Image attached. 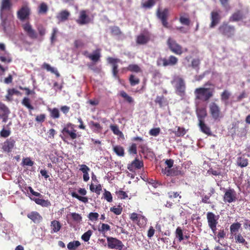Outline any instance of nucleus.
Wrapping results in <instances>:
<instances>
[{
	"label": "nucleus",
	"mask_w": 250,
	"mask_h": 250,
	"mask_svg": "<svg viewBox=\"0 0 250 250\" xmlns=\"http://www.w3.org/2000/svg\"><path fill=\"white\" fill-rule=\"evenodd\" d=\"M4 14L2 15V17H0L1 19V26L2 27L4 32H6L7 30V26L8 25V21L7 17H4Z\"/></svg>",
	"instance_id": "50"
},
{
	"label": "nucleus",
	"mask_w": 250,
	"mask_h": 250,
	"mask_svg": "<svg viewBox=\"0 0 250 250\" xmlns=\"http://www.w3.org/2000/svg\"><path fill=\"white\" fill-rule=\"evenodd\" d=\"M99 216V215L97 212H90L88 214V218L92 221H96L98 219Z\"/></svg>",
	"instance_id": "60"
},
{
	"label": "nucleus",
	"mask_w": 250,
	"mask_h": 250,
	"mask_svg": "<svg viewBox=\"0 0 250 250\" xmlns=\"http://www.w3.org/2000/svg\"><path fill=\"white\" fill-rule=\"evenodd\" d=\"M208 85H211L212 87H199L195 89L194 94L196 99L207 102L212 97L214 92V85L210 83L207 82L205 86Z\"/></svg>",
	"instance_id": "1"
},
{
	"label": "nucleus",
	"mask_w": 250,
	"mask_h": 250,
	"mask_svg": "<svg viewBox=\"0 0 250 250\" xmlns=\"http://www.w3.org/2000/svg\"><path fill=\"white\" fill-rule=\"evenodd\" d=\"M155 4V0H148L142 3V6L146 8H150Z\"/></svg>",
	"instance_id": "51"
},
{
	"label": "nucleus",
	"mask_w": 250,
	"mask_h": 250,
	"mask_svg": "<svg viewBox=\"0 0 250 250\" xmlns=\"http://www.w3.org/2000/svg\"><path fill=\"white\" fill-rule=\"evenodd\" d=\"M21 104L29 109V111H31L34 109L33 105L31 104V101L29 98L24 97L21 101Z\"/></svg>",
	"instance_id": "37"
},
{
	"label": "nucleus",
	"mask_w": 250,
	"mask_h": 250,
	"mask_svg": "<svg viewBox=\"0 0 250 250\" xmlns=\"http://www.w3.org/2000/svg\"><path fill=\"white\" fill-rule=\"evenodd\" d=\"M32 195L39 197L41 198H34L31 199L34 201L37 204L41 205L43 207H48L51 206V203L48 200H44L42 199L43 196L39 192L35 191L33 192Z\"/></svg>",
	"instance_id": "15"
},
{
	"label": "nucleus",
	"mask_w": 250,
	"mask_h": 250,
	"mask_svg": "<svg viewBox=\"0 0 250 250\" xmlns=\"http://www.w3.org/2000/svg\"><path fill=\"white\" fill-rule=\"evenodd\" d=\"M236 163L238 166L244 167L248 165V160L244 156H240L237 158Z\"/></svg>",
	"instance_id": "35"
},
{
	"label": "nucleus",
	"mask_w": 250,
	"mask_h": 250,
	"mask_svg": "<svg viewBox=\"0 0 250 250\" xmlns=\"http://www.w3.org/2000/svg\"><path fill=\"white\" fill-rule=\"evenodd\" d=\"M48 110L50 112V116L53 119H57L60 117V112L58 108H54L53 109L49 108Z\"/></svg>",
	"instance_id": "44"
},
{
	"label": "nucleus",
	"mask_w": 250,
	"mask_h": 250,
	"mask_svg": "<svg viewBox=\"0 0 250 250\" xmlns=\"http://www.w3.org/2000/svg\"><path fill=\"white\" fill-rule=\"evenodd\" d=\"M12 7L11 0H1L0 5V17H2L5 11H9Z\"/></svg>",
	"instance_id": "21"
},
{
	"label": "nucleus",
	"mask_w": 250,
	"mask_h": 250,
	"mask_svg": "<svg viewBox=\"0 0 250 250\" xmlns=\"http://www.w3.org/2000/svg\"><path fill=\"white\" fill-rule=\"evenodd\" d=\"M37 30L39 33L38 38L40 41L43 40L42 37L44 36L46 33V29L42 25H39L37 27Z\"/></svg>",
	"instance_id": "38"
},
{
	"label": "nucleus",
	"mask_w": 250,
	"mask_h": 250,
	"mask_svg": "<svg viewBox=\"0 0 250 250\" xmlns=\"http://www.w3.org/2000/svg\"><path fill=\"white\" fill-rule=\"evenodd\" d=\"M50 227L51 229V233H53L59 231L60 230L62 226L59 221L57 220H53L51 222Z\"/></svg>",
	"instance_id": "29"
},
{
	"label": "nucleus",
	"mask_w": 250,
	"mask_h": 250,
	"mask_svg": "<svg viewBox=\"0 0 250 250\" xmlns=\"http://www.w3.org/2000/svg\"><path fill=\"white\" fill-rule=\"evenodd\" d=\"M48 10V6L45 2H42L39 6V14H46Z\"/></svg>",
	"instance_id": "43"
},
{
	"label": "nucleus",
	"mask_w": 250,
	"mask_h": 250,
	"mask_svg": "<svg viewBox=\"0 0 250 250\" xmlns=\"http://www.w3.org/2000/svg\"><path fill=\"white\" fill-rule=\"evenodd\" d=\"M22 164L23 166H32L34 165V162L30 158L27 157L22 159Z\"/></svg>",
	"instance_id": "56"
},
{
	"label": "nucleus",
	"mask_w": 250,
	"mask_h": 250,
	"mask_svg": "<svg viewBox=\"0 0 250 250\" xmlns=\"http://www.w3.org/2000/svg\"><path fill=\"white\" fill-rule=\"evenodd\" d=\"M107 242L109 249L122 250L124 247L122 242L116 238L107 237Z\"/></svg>",
	"instance_id": "10"
},
{
	"label": "nucleus",
	"mask_w": 250,
	"mask_h": 250,
	"mask_svg": "<svg viewBox=\"0 0 250 250\" xmlns=\"http://www.w3.org/2000/svg\"><path fill=\"white\" fill-rule=\"evenodd\" d=\"M162 172L167 176H183L184 175V173L177 167L171 169L167 168L162 169Z\"/></svg>",
	"instance_id": "17"
},
{
	"label": "nucleus",
	"mask_w": 250,
	"mask_h": 250,
	"mask_svg": "<svg viewBox=\"0 0 250 250\" xmlns=\"http://www.w3.org/2000/svg\"><path fill=\"white\" fill-rule=\"evenodd\" d=\"M129 219L140 228H144L147 222V219L144 215L136 212L130 213Z\"/></svg>",
	"instance_id": "5"
},
{
	"label": "nucleus",
	"mask_w": 250,
	"mask_h": 250,
	"mask_svg": "<svg viewBox=\"0 0 250 250\" xmlns=\"http://www.w3.org/2000/svg\"><path fill=\"white\" fill-rule=\"evenodd\" d=\"M81 170L83 173V179L85 182H87L89 179L88 171H90V168L86 165L83 164L80 165Z\"/></svg>",
	"instance_id": "28"
},
{
	"label": "nucleus",
	"mask_w": 250,
	"mask_h": 250,
	"mask_svg": "<svg viewBox=\"0 0 250 250\" xmlns=\"http://www.w3.org/2000/svg\"><path fill=\"white\" fill-rule=\"evenodd\" d=\"M71 216L73 220L75 221L80 222L82 220V217L80 214L73 212L71 214Z\"/></svg>",
	"instance_id": "61"
},
{
	"label": "nucleus",
	"mask_w": 250,
	"mask_h": 250,
	"mask_svg": "<svg viewBox=\"0 0 250 250\" xmlns=\"http://www.w3.org/2000/svg\"><path fill=\"white\" fill-rule=\"evenodd\" d=\"M169 10L167 8H165L163 10L158 9L157 11V16L161 20L162 25L166 28L168 27L167 18L168 16Z\"/></svg>",
	"instance_id": "11"
},
{
	"label": "nucleus",
	"mask_w": 250,
	"mask_h": 250,
	"mask_svg": "<svg viewBox=\"0 0 250 250\" xmlns=\"http://www.w3.org/2000/svg\"><path fill=\"white\" fill-rule=\"evenodd\" d=\"M70 16V13L66 10H64L57 14L56 18L59 22H63L67 21Z\"/></svg>",
	"instance_id": "25"
},
{
	"label": "nucleus",
	"mask_w": 250,
	"mask_h": 250,
	"mask_svg": "<svg viewBox=\"0 0 250 250\" xmlns=\"http://www.w3.org/2000/svg\"><path fill=\"white\" fill-rule=\"evenodd\" d=\"M80 245L81 243L79 241H73L69 242L67 247L69 250H76Z\"/></svg>",
	"instance_id": "40"
},
{
	"label": "nucleus",
	"mask_w": 250,
	"mask_h": 250,
	"mask_svg": "<svg viewBox=\"0 0 250 250\" xmlns=\"http://www.w3.org/2000/svg\"><path fill=\"white\" fill-rule=\"evenodd\" d=\"M219 218V215H216L212 212H208L207 213L208 226L214 235H216L217 233V226L218 224Z\"/></svg>",
	"instance_id": "2"
},
{
	"label": "nucleus",
	"mask_w": 250,
	"mask_h": 250,
	"mask_svg": "<svg viewBox=\"0 0 250 250\" xmlns=\"http://www.w3.org/2000/svg\"><path fill=\"white\" fill-rule=\"evenodd\" d=\"M123 209L120 206L118 207H113L110 208V211L116 215H120L122 212Z\"/></svg>",
	"instance_id": "57"
},
{
	"label": "nucleus",
	"mask_w": 250,
	"mask_h": 250,
	"mask_svg": "<svg viewBox=\"0 0 250 250\" xmlns=\"http://www.w3.org/2000/svg\"><path fill=\"white\" fill-rule=\"evenodd\" d=\"M144 166L142 161L139 160L137 158H135L131 164L127 165V169L130 171H133L134 169H141Z\"/></svg>",
	"instance_id": "23"
},
{
	"label": "nucleus",
	"mask_w": 250,
	"mask_h": 250,
	"mask_svg": "<svg viewBox=\"0 0 250 250\" xmlns=\"http://www.w3.org/2000/svg\"><path fill=\"white\" fill-rule=\"evenodd\" d=\"M128 152L130 153L136 154L137 153V145L136 144H132L128 149Z\"/></svg>",
	"instance_id": "64"
},
{
	"label": "nucleus",
	"mask_w": 250,
	"mask_h": 250,
	"mask_svg": "<svg viewBox=\"0 0 250 250\" xmlns=\"http://www.w3.org/2000/svg\"><path fill=\"white\" fill-rule=\"evenodd\" d=\"M92 234V231L91 230H88L84 233L82 236V239L85 242H87L90 239V236Z\"/></svg>",
	"instance_id": "52"
},
{
	"label": "nucleus",
	"mask_w": 250,
	"mask_h": 250,
	"mask_svg": "<svg viewBox=\"0 0 250 250\" xmlns=\"http://www.w3.org/2000/svg\"><path fill=\"white\" fill-rule=\"evenodd\" d=\"M21 27L26 34L31 39L35 40L38 38V34L36 31L33 28L32 25L29 21L22 24Z\"/></svg>",
	"instance_id": "8"
},
{
	"label": "nucleus",
	"mask_w": 250,
	"mask_h": 250,
	"mask_svg": "<svg viewBox=\"0 0 250 250\" xmlns=\"http://www.w3.org/2000/svg\"><path fill=\"white\" fill-rule=\"evenodd\" d=\"M235 235V239L236 242L244 244L246 242L245 239L243 238L242 235L239 233L237 235Z\"/></svg>",
	"instance_id": "62"
},
{
	"label": "nucleus",
	"mask_w": 250,
	"mask_h": 250,
	"mask_svg": "<svg viewBox=\"0 0 250 250\" xmlns=\"http://www.w3.org/2000/svg\"><path fill=\"white\" fill-rule=\"evenodd\" d=\"M173 83H175L176 93L181 97L185 96L186 85L184 79L179 76H176L173 79Z\"/></svg>",
	"instance_id": "3"
},
{
	"label": "nucleus",
	"mask_w": 250,
	"mask_h": 250,
	"mask_svg": "<svg viewBox=\"0 0 250 250\" xmlns=\"http://www.w3.org/2000/svg\"><path fill=\"white\" fill-rule=\"evenodd\" d=\"M218 239H224L226 235V233L224 229H221L216 234Z\"/></svg>",
	"instance_id": "63"
},
{
	"label": "nucleus",
	"mask_w": 250,
	"mask_h": 250,
	"mask_svg": "<svg viewBox=\"0 0 250 250\" xmlns=\"http://www.w3.org/2000/svg\"><path fill=\"white\" fill-rule=\"evenodd\" d=\"M230 93L227 90H225L221 94V100L222 101L224 102L225 104H227L228 100L229 98Z\"/></svg>",
	"instance_id": "41"
},
{
	"label": "nucleus",
	"mask_w": 250,
	"mask_h": 250,
	"mask_svg": "<svg viewBox=\"0 0 250 250\" xmlns=\"http://www.w3.org/2000/svg\"><path fill=\"white\" fill-rule=\"evenodd\" d=\"M120 95L124 98L125 101L129 104H132L134 100L131 96H129L125 92L122 91L120 92Z\"/></svg>",
	"instance_id": "47"
},
{
	"label": "nucleus",
	"mask_w": 250,
	"mask_h": 250,
	"mask_svg": "<svg viewBox=\"0 0 250 250\" xmlns=\"http://www.w3.org/2000/svg\"><path fill=\"white\" fill-rule=\"evenodd\" d=\"M110 230V227L109 225L106 224L102 223L101 224V227H99L98 231L102 233L104 235L105 233L107 231Z\"/></svg>",
	"instance_id": "42"
},
{
	"label": "nucleus",
	"mask_w": 250,
	"mask_h": 250,
	"mask_svg": "<svg viewBox=\"0 0 250 250\" xmlns=\"http://www.w3.org/2000/svg\"><path fill=\"white\" fill-rule=\"evenodd\" d=\"M77 130L73 127L71 124H67L62 129V132L65 136H69L71 139L74 140L77 138Z\"/></svg>",
	"instance_id": "13"
},
{
	"label": "nucleus",
	"mask_w": 250,
	"mask_h": 250,
	"mask_svg": "<svg viewBox=\"0 0 250 250\" xmlns=\"http://www.w3.org/2000/svg\"><path fill=\"white\" fill-rule=\"evenodd\" d=\"M244 18V15L240 10H237L233 13L229 18V21L236 22L241 21Z\"/></svg>",
	"instance_id": "27"
},
{
	"label": "nucleus",
	"mask_w": 250,
	"mask_h": 250,
	"mask_svg": "<svg viewBox=\"0 0 250 250\" xmlns=\"http://www.w3.org/2000/svg\"><path fill=\"white\" fill-rule=\"evenodd\" d=\"M176 237L178 238L179 241L181 242L184 239L183 230L180 227H178L175 231Z\"/></svg>",
	"instance_id": "48"
},
{
	"label": "nucleus",
	"mask_w": 250,
	"mask_h": 250,
	"mask_svg": "<svg viewBox=\"0 0 250 250\" xmlns=\"http://www.w3.org/2000/svg\"><path fill=\"white\" fill-rule=\"evenodd\" d=\"M235 31V27L226 22H223L218 28L219 32L228 38H231L234 35Z\"/></svg>",
	"instance_id": "4"
},
{
	"label": "nucleus",
	"mask_w": 250,
	"mask_h": 250,
	"mask_svg": "<svg viewBox=\"0 0 250 250\" xmlns=\"http://www.w3.org/2000/svg\"><path fill=\"white\" fill-rule=\"evenodd\" d=\"M199 125L202 132L208 135H211L210 128L205 124L204 121H200L199 123Z\"/></svg>",
	"instance_id": "31"
},
{
	"label": "nucleus",
	"mask_w": 250,
	"mask_h": 250,
	"mask_svg": "<svg viewBox=\"0 0 250 250\" xmlns=\"http://www.w3.org/2000/svg\"><path fill=\"white\" fill-rule=\"evenodd\" d=\"M149 41V38L143 34H141L137 36L136 39V43L138 44H146Z\"/></svg>",
	"instance_id": "36"
},
{
	"label": "nucleus",
	"mask_w": 250,
	"mask_h": 250,
	"mask_svg": "<svg viewBox=\"0 0 250 250\" xmlns=\"http://www.w3.org/2000/svg\"><path fill=\"white\" fill-rule=\"evenodd\" d=\"M90 22V19L87 14L85 10H81L80 12L79 18L76 20V22L80 25L88 24Z\"/></svg>",
	"instance_id": "20"
},
{
	"label": "nucleus",
	"mask_w": 250,
	"mask_h": 250,
	"mask_svg": "<svg viewBox=\"0 0 250 250\" xmlns=\"http://www.w3.org/2000/svg\"><path fill=\"white\" fill-rule=\"evenodd\" d=\"M116 194L118 195V198L121 199H125L128 197L127 193L122 190H119L116 192Z\"/></svg>",
	"instance_id": "55"
},
{
	"label": "nucleus",
	"mask_w": 250,
	"mask_h": 250,
	"mask_svg": "<svg viewBox=\"0 0 250 250\" xmlns=\"http://www.w3.org/2000/svg\"><path fill=\"white\" fill-rule=\"evenodd\" d=\"M162 62V64L164 66L168 65L173 66L176 65L178 62V59L177 57L173 55H170L168 59L166 58H160L158 60V63Z\"/></svg>",
	"instance_id": "18"
},
{
	"label": "nucleus",
	"mask_w": 250,
	"mask_h": 250,
	"mask_svg": "<svg viewBox=\"0 0 250 250\" xmlns=\"http://www.w3.org/2000/svg\"><path fill=\"white\" fill-rule=\"evenodd\" d=\"M6 48L4 44L0 43V50L5 52V56H0V61L3 62L10 63L12 62V58L10 54L5 50Z\"/></svg>",
	"instance_id": "24"
},
{
	"label": "nucleus",
	"mask_w": 250,
	"mask_h": 250,
	"mask_svg": "<svg viewBox=\"0 0 250 250\" xmlns=\"http://www.w3.org/2000/svg\"><path fill=\"white\" fill-rule=\"evenodd\" d=\"M209 112L212 117L217 120L221 116V110L219 106L214 102H212L209 106Z\"/></svg>",
	"instance_id": "16"
},
{
	"label": "nucleus",
	"mask_w": 250,
	"mask_h": 250,
	"mask_svg": "<svg viewBox=\"0 0 250 250\" xmlns=\"http://www.w3.org/2000/svg\"><path fill=\"white\" fill-rule=\"evenodd\" d=\"M160 132V128L159 127L153 128L149 130V134L153 136H157Z\"/></svg>",
	"instance_id": "58"
},
{
	"label": "nucleus",
	"mask_w": 250,
	"mask_h": 250,
	"mask_svg": "<svg viewBox=\"0 0 250 250\" xmlns=\"http://www.w3.org/2000/svg\"><path fill=\"white\" fill-rule=\"evenodd\" d=\"M16 145L15 140L12 137L7 139L2 144V149L3 151L6 153L11 152L15 147Z\"/></svg>",
	"instance_id": "14"
},
{
	"label": "nucleus",
	"mask_w": 250,
	"mask_h": 250,
	"mask_svg": "<svg viewBox=\"0 0 250 250\" xmlns=\"http://www.w3.org/2000/svg\"><path fill=\"white\" fill-rule=\"evenodd\" d=\"M173 132L177 137H181L186 133V131L184 128L178 126L177 130L173 131Z\"/></svg>",
	"instance_id": "46"
},
{
	"label": "nucleus",
	"mask_w": 250,
	"mask_h": 250,
	"mask_svg": "<svg viewBox=\"0 0 250 250\" xmlns=\"http://www.w3.org/2000/svg\"><path fill=\"white\" fill-rule=\"evenodd\" d=\"M237 200V193L233 188L227 189L223 196V201L225 203H231Z\"/></svg>",
	"instance_id": "9"
},
{
	"label": "nucleus",
	"mask_w": 250,
	"mask_h": 250,
	"mask_svg": "<svg viewBox=\"0 0 250 250\" xmlns=\"http://www.w3.org/2000/svg\"><path fill=\"white\" fill-rule=\"evenodd\" d=\"M241 227V224L239 222L232 223L230 226V232L232 235H236Z\"/></svg>",
	"instance_id": "33"
},
{
	"label": "nucleus",
	"mask_w": 250,
	"mask_h": 250,
	"mask_svg": "<svg viewBox=\"0 0 250 250\" xmlns=\"http://www.w3.org/2000/svg\"><path fill=\"white\" fill-rule=\"evenodd\" d=\"M113 150L119 157H124L125 156V149L123 146L120 145L113 146Z\"/></svg>",
	"instance_id": "32"
},
{
	"label": "nucleus",
	"mask_w": 250,
	"mask_h": 250,
	"mask_svg": "<svg viewBox=\"0 0 250 250\" xmlns=\"http://www.w3.org/2000/svg\"><path fill=\"white\" fill-rule=\"evenodd\" d=\"M126 70L128 71L135 72V73H141L142 72L141 67L136 64H130L128 65L126 68Z\"/></svg>",
	"instance_id": "34"
},
{
	"label": "nucleus",
	"mask_w": 250,
	"mask_h": 250,
	"mask_svg": "<svg viewBox=\"0 0 250 250\" xmlns=\"http://www.w3.org/2000/svg\"><path fill=\"white\" fill-rule=\"evenodd\" d=\"M71 195L73 197L78 199L79 201H81L84 203H86L88 202V200L87 197L81 196L79 195L77 193H76L75 192H72Z\"/></svg>",
	"instance_id": "45"
},
{
	"label": "nucleus",
	"mask_w": 250,
	"mask_h": 250,
	"mask_svg": "<svg viewBox=\"0 0 250 250\" xmlns=\"http://www.w3.org/2000/svg\"><path fill=\"white\" fill-rule=\"evenodd\" d=\"M31 15V9L27 5H22L17 12V18L21 21L28 20Z\"/></svg>",
	"instance_id": "7"
},
{
	"label": "nucleus",
	"mask_w": 250,
	"mask_h": 250,
	"mask_svg": "<svg viewBox=\"0 0 250 250\" xmlns=\"http://www.w3.org/2000/svg\"><path fill=\"white\" fill-rule=\"evenodd\" d=\"M101 49L98 48L93 51L92 54H90L86 50L82 52V54L86 58L89 59L93 62L96 63L100 60L101 57Z\"/></svg>",
	"instance_id": "12"
},
{
	"label": "nucleus",
	"mask_w": 250,
	"mask_h": 250,
	"mask_svg": "<svg viewBox=\"0 0 250 250\" xmlns=\"http://www.w3.org/2000/svg\"><path fill=\"white\" fill-rule=\"evenodd\" d=\"M221 17L219 12L213 11L210 14L211 23L209 25L210 28L214 27L220 21Z\"/></svg>",
	"instance_id": "22"
},
{
	"label": "nucleus",
	"mask_w": 250,
	"mask_h": 250,
	"mask_svg": "<svg viewBox=\"0 0 250 250\" xmlns=\"http://www.w3.org/2000/svg\"><path fill=\"white\" fill-rule=\"evenodd\" d=\"M129 81L131 86H135L140 83V80L135 75L131 74L129 78Z\"/></svg>",
	"instance_id": "39"
},
{
	"label": "nucleus",
	"mask_w": 250,
	"mask_h": 250,
	"mask_svg": "<svg viewBox=\"0 0 250 250\" xmlns=\"http://www.w3.org/2000/svg\"><path fill=\"white\" fill-rule=\"evenodd\" d=\"M199 122L204 121V118L207 116V111L204 108H199L196 110Z\"/></svg>",
	"instance_id": "30"
},
{
	"label": "nucleus",
	"mask_w": 250,
	"mask_h": 250,
	"mask_svg": "<svg viewBox=\"0 0 250 250\" xmlns=\"http://www.w3.org/2000/svg\"><path fill=\"white\" fill-rule=\"evenodd\" d=\"M27 216L35 223H39L42 219V216L37 211H32Z\"/></svg>",
	"instance_id": "26"
},
{
	"label": "nucleus",
	"mask_w": 250,
	"mask_h": 250,
	"mask_svg": "<svg viewBox=\"0 0 250 250\" xmlns=\"http://www.w3.org/2000/svg\"><path fill=\"white\" fill-rule=\"evenodd\" d=\"M104 198L108 202L112 201V196L111 193L107 190H104V192L103 195Z\"/></svg>",
	"instance_id": "53"
},
{
	"label": "nucleus",
	"mask_w": 250,
	"mask_h": 250,
	"mask_svg": "<svg viewBox=\"0 0 250 250\" xmlns=\"http://www.w3.org/2000/svg\"><path fill=\"white\" fill-rule=\"evenodd\" d=\"M167 43L168 48L172 53L178 55H181L183 53L182 46L171 38L169 37L167 39Z\"/></svg>",
	"instance_id": "6"
},
{
	"label": "nucleus",
	"mask_w": 250,
	"mask_h": 250,
	"mask_svg": "<svg viewBox=\"0 0 250 250\" xmlns=\"http://www.w3.org/2000/svg\"><path fill=\"white\" fill-rule=\"evenodd\" d=\"M109 63L111 64L112 66V74L115 78H118V62H119L120 60L117 58H113L112 57H108L107 59Z\"/></svg>",
	"instance_id": "19"
},
{
	"label": "nucleus",
	"mask_w": 250,
	"mask_h": 250,
	"mask_svg": "<svg viewBox=\"0 0 250 250\" xmlns=\"http://www.w3.org/2000/svg\"><path fill=\"white\" fill-rule=\"evenodd\" d=\"M110 128L114 134L117 135H121L122 134V132L119 130L117 125H112L110 126Z\"/></svg>",
	"instance_id": "54"
},
{
	"label": "nucleus",
	"mask_w": 250,
	"mask_h": 250,
	"mask_svg": "<svg viewBox=\"0 0 250 250\" xmlns=\"http://www.w3.org/2000/svg\"><path fill=\"white\" fill-rule=\"evenodd\" d=\"M74 46L76 48H83L84 46V43L81 40H76L74 42Z\"/></svg>",
	"instance_id": "59"
},
{
	"label": "nucleus",
	"mask_w": 250,
	"mask_h": 250,
	"mask_svg": "<svg viewBox=\"0 0 250 250\" xmlns=\"http://www.w3.org/2000/svg\"><path fill=\"white\" fill-rule=\"evenodd\" d=\"M111 34L114 36H119L122 34V32L120 28L116 26L110 27Z\"/></svg>",
	"instance_id": "49"
}]
</instances>
